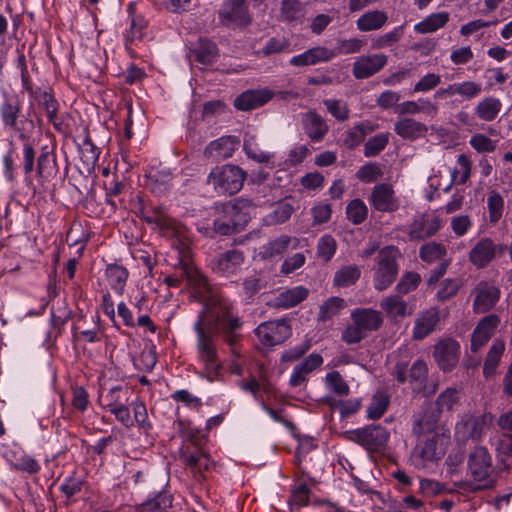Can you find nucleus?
I'll return each instance as SVG.
<instances>
[{
	"label": "nucleus",
	"mask_w": 512,
	"mask_h": 512,
	"mask_svg": "<svg viewBox=\"0 0 512 512\" xmlns=\"http://www.w3.org/2000/svg\"><path fill=\"white\" fill-rule=\"evenodd\" d=\"M461 286V281L457 279H446L443 281L441 288L437 292V298L445 301L457 294Z\"/></svg>",
	"instance_id": "e2e57ef3"
},
{
	"label": "nucleus",
	"mask_w": 512,
	"mask_h": 512,
	"mask_svg": "<svg viewBox=\"0 0 512 512\" xmlns=\"http://www.w3.org/2000/svg\"><path fill=\"white\" fill-rule=\"evenodd\" d=\"M496 254V245L492 239L486 237L479 240L470 250L469 260L477 268H484L494 259Z\"/></svg>",
	"instance_id": "2eb2a0df"
},
{
	"label": "nucleus",
	"mask_w": 512,
	"mask_h": 512,
	"mask_svg": "<svg viewBox=\"0 0 512 512\" xmlns=\"http://www.w3.org/2000/svg\"><path fill=\"white\" fill-rule=\"evenodd\" d=\"M55 166V158L47 146L41 149V153L37 157L36 173L39 178H48L51 176Z\"/></svg>",
	"instance_id": "58836bf2"
},
{
	"label": "nucleus",
	"mask_w": 512,
	"mask_h": 512,
	"mask_svg": "<svg viewBox=\"0 0 512 512\" xmlns=\"http://www.w3.org/2000/svg\"><path fill=\"white\" fill-rule=\"evenodd\" d=\"M505 350V344L502 340H496L491 346L483 366V374L486 378L492 377L496 373L500 359Z\"/></svg>",
	"instance_id": "2f4dec72"
},
{
	"label": "nucleus",
	"mask_w": 512,
	"mask_h": 512,
	"mask_svg": "<svg viewBox=\"0 0 512 512\" xmlns=\"http://www.w3.org/2000/svg\"><path fill=\"white\" fill-rule=\"evenodd\" d=\"M457 162L460 166V171L454 170L452 172V180L459 184H465L471 175L472 162L466 154H460Z\"/></svg>",
	"instance_id": "de8ad7c7"
},
{
	"label": "nucleus",
	"mask_w": 512,
	"mask_h": 512,
	"mask_svg": "<svg viewBox=\"0 0 512 512\" xmlns=\"http://www.w3.org/2000/svg\"><path fill=\"white\" fill-rule=\"evenodd\" d=\"M327 110L339 121H345L349 118V109L346 104H342L339 100H324Z\"/></svg>",
	"instance_id": "680f3d73"
},
{
	"label": "nucleus",
	"mask_w": 512,
	"mask_h": 512,
	"mask_svg": "<svg viewBox=\"0 0 512 512\" xmlns=\"http://www.w3.org/2000/svg\"><path fill=\"white\" fill-rule=\"evenodd\" d=\"M121 391V387H114L106 395H101L100 399L105 406L110 407L111 413L115 415L118 421L126 427H130L133 425V419L130 416L129 408L119 399V397H114L115 393Z\"/></svg>",
	"instance_id": "dca6fc26"
},
{
	"label": "nucleus",
	"mask_w": 512,
	"mask_h": 512,
	"mask_svg": "<svg viewBox=\"0 0 512 512\" xmlns=\"http://www.w3.org/2000/svg\"><path fill=\"white\" fill-rule=\"evenodd\" d=\"M255 333L264 346L272 347L283 343L291 334V326L286 318L260 324Z\"/></svg>",
	"instance_id": "423d86ee"
},
{
	"label": "nucleus",
	"mask_w": 512,
	"mask_h": 512,
	"mask_svg": "<svg viewBox=\"0 0 512 512\" xmlns=\"http://www.w3.org/2000/svg\"><path fill=\"white\" fill-rule=\"evenodd\" d=\"M413 453L423 462L437 461L441 459L445 454L442 447L438 445L437 435H433L424 441L418 442L413 450Z\"/></svg>",
	"instance_id": "412c9836"
},
{
	"label": "nucleus",
	"mask_w": 512,
	"mask_h": 512,
	"mask_svg": "<svg viewBox=\"0 0 512 512\" xmlns=\"http://www.w3.org/2000/svg\"><path fill=\"white\" fill-rule=\"evenodd\" d=\"M195 331L198 336L197 349L200 360L204 364L205 372L210 380H213L220 368V361L214 342V336L210 326L203 323L201 317L195 324Z\"/></svg>",
	"instance_id": "f257e3e1"
},
{
	"label": "nucleus",
	"mask_w": 512,
	"mask_h": 512,
	"mask_svg": "<svg viewBox=\"0 0 512 512\" xmlns=\"http://www.w3.org/2000/svg\"><path fill=\"white\" fill-rule=\"evenodd\" d=\"M459 356L460 345L452 338H444L434 346L433 357L444 372H450L456 367Z\"/></svg>",
	"instance_id": "0eeeda50"
},
{
	"label": "nucleus",
	"mask_w": 512,
	"mask_h": 512,
	"mask_svg": "<svg viewBox=\"0 0 512 512\" xmlns=\"http://www.w3.org/2000/svg\"><path fill=\"white\" fill-rule=\"evenodd\" d=\"M421 281L420 276L414 272H407L399 281L396 289L401 294H407L415 289Z\"/></svg>",
	"instance_id": "0e129e2a"
},
{
	"label": "nucleus",
	"mask_w": 512,
	"mask_h": 512,
	"mask_svg": "<svg viewBox=\"0 0 512 512\" xmlns=\"http://www.w3.org/2000/svg\"><path fill=\"white\" fill-rule=\"evenodd\" d=\"M369 201L375 210L392 213L399 209V201L391 184L380 183L373 187Z\"/></svg>",
	"instance_id": "1a4fd4ad"
},
{
	"label": "nucleus",
	"mask_w": 512,
	"mask_h": 512,
	"mask_svg": "<svg viewBox=\"0 0 512 512\" xmlns=\"http://www.w3.org/2000/svg\"><path fill=\"white\" fill-rule=\"evenodd\" d=\"M388 58L383 54L361 56L353 63V76L356 79H366L378 73L386 64Z\"/></svg>",
	"instance_id": "9d476101"
},
{
	"label": "nucleus",
	"mask_w": 512,
	"mask_h": 512,
	"mask_svg": "<svg viewBox=\"0 0 512 512\" xmlns=\"http://www.w3.org/2000/svg\"><path fill=\"white\" fill-rule=\"evenodd\" d=\"M501 108V103L498 99L489 97L485 98L476 106L477 116L484 121L494 120Z\"/></svg>",
	"instance_id": "c9c22d12"
},
{
	"label": "nucleus",
	"mask_w": 512,
	"mask_h": 512,
	"mask_svg": "<svg viewBox=\"0 0 512 512\" xmlns=\"http://www.w3.org/2000/svg\"><path fill=\"white\" fill-rule=\"evenodd\" d=\"M381 308L391 317H406L412 315L413 311L408 308L407 303L398 295L384 298L380 303Z\"/></svg>",
	"instance_id": "7c9ffc66"
},
{
	"label": "nucleus",
	"mask_w": 512,
	"mask_h": 512,
	"mask_svg": "<svg viewBox=\"0 0 512 512\" xmlns=\"http://www.w3.org/2000/svg\"><path fill=\"white\" fill-rule=\"evenodd\" d=\"M128 275L127 269L117 264H110L106 268L108 282L119 294H122L124 291Z\"/></svg>",
	"instance_id": "473e14b6"
},
{
	"label": "nucleus",
	"mask_w": 512,
	"mask_h": 512,
	"mask_svg": "<svg viewBox=\"0 0 512 512\" xmlns=\"http://www.w3.org/2000/svg\"><path fill=\"white\" fill-rule=\"evenodd\" d=\"M301 12V3L297 0H283L281 14L287 21L295 20Z\"/></svg>",
	"instance_id": "774afa93"
},
{
	"label": "nucleus",
	"mask_w": 512,
	"mask_h": 512,
	"mask_svg": "<svg viewBox=\"0 0 512 512\" xmlns=\"http://www.w3.org/2000/svg\"><path fill=\"white\" fill-rule=\"evenodd\" d=\"M458 401V391L455 388H447L443 391L436 399L435 411H439V414L443 410L450 411L453 405Z\"/></svg>",
	"instance_id": "864d4df0"
},
{
	"label": "nucleus",
	"mask_w": 512,
	"mask_h": 512,
	"mask_svg": "<svg viewBox=\"0 0 512 512\" xmlns=\"http://www.w3.org/2000/svg\"><path fill=\"white\" fill-rule=\"evenodd\" d=\"M428 376V368L423 360H417L408 371V380L411 383L423 384Z\"/></svg>",
	"instance_id": "13d9d810"
},
{
	"label": "nucleus",
	"mask_w": 512,
	"mask_h": 512,
	"mask_svg": "<svg viewBox=\"0 0 512 512\" xmlns=\"http://www.w3.org/2000/svg\"><path fill=\"white\" fill-rule=\"evenodd\" d=\"M244 201L227 202L217 207V213L224 215V218H229L233 222L237 223V230L240 232L244 229L246 223L249 220V216L246 212L242 211Z\"/></svg>",
	"instance_id": "393cba45"
},
{
	"label": "nucleus",
	"mask_w": 512,
	"mask_h": 512,
	"mask_svg": "<svg viewBox=\"0 0 512 512\" xmlns=\"http://www.w3.org/2000/svg\"><path fill=\"white\" fill-rule=\"evenodd\" d=\"M360 277V269L356 265L344 266L334 276V284L339 287L353 285Z\"/></svg>",
	"instance_id": "ea45409f"
},
{
	"label": "nucleus",
	"mask_w": 512,
	"mask_h": 512,
	"mask_svg": "<svg viewBox=\"0 0 512 512\" xmlns=\"http://www.w3.org/2000/svg\"><path fill=\"white\" fill-rule=\"evenodd\" d=\"M400 258L401 252L395 246H386L378 252L374 276L377 290L382 291L395 281L399 271L397 262Z\"/></svg>",
	"instance_id": "f03ea898"
},
{
	"label": "nucleus",
	"mask_w": 512,
	"mask_h": 512,
	"mask_svg": "<svg viewBox=\"0 0 512 512\" xmlns=\"http://www.w3.org/2000/svg\"><path fill=\"white\" fill-rule=\"evenodd\" d=\"M191 53L195 55L197 62L210 65L218 56V48L214 42L206 38H199Z\"/></svg>",
	"instance_id": "bb28decb"
},
{
	"label": "nucleus",
	"mask_w": 512,
	"mask_h": 512,
	"mask_svg": "<svg viewBox=\"0 0 512 512\" xmlns=\"http://www.w3.org/2000/svg\"><path fill=\"white\" fill-rule=\"evenodd\" d=\"M439 228L440 223L437 219L414 223L410 231V237L412 239H425L433 236L439 230Z\"/></svg>",
	"instance_id": "a19ab883"
},
{
	"label": "nucleus",
	"mask_w": 512,
	"mask_h": 512,
	"mask_svg": "<svg viewBox=\"0 0 512 512\" xmlns=\"http://www.w3.org/2000/svg\"><path fill=\"white\" fill-rule=\"evenodd\" d=\"M351 319L366 335L377 331L383 323L381 313L373 309H357L352 312Z\"/></svg>",
	"instance_id": "6ab92c4d"
},
{
	"label": "nucleus",
	"mask_w": 512,
	"mask_h": 512,
	"mask_svg": "<svg viewBox=\"0 0 512 512\" xmlns=\"http://www.w3.org/2000/svg\"><path fill=\"white\" fill-rule=\"evenodd\" d=\"M337 245L335 239L331 235H324L319 239L317 245V256L324 262L330 261L334 256Z\"/></svg>",
	"instance_id": "49530a36"
},
{
	"label": "nucleus",
	"mask_w": 512,
	"mask_h": 512,
	"mask_svg": "<svg viewBox=\"0 0 512 512\" xmlns=\"http://www.w3.org/2000/svg\"><path fill=\"white\" fill-rule=\"evenodd\" d=\"M37 100L39 105H41L45 109L46 114L50 122L53 124V126L56 129H60V125L62 123L57 121L58 103L54 96L47 91H43L39 94Z\"/></svg>",
	"instance_id": "e433bc0d"
},
{
	"label": "nucleus",
	"mask_w": 512,
	"mask_h": 512,
	"mask_svg": "<svg viewBox=\"0 0 512 512\" xmlns=\"http://www.w3.org/2000/svg\"><path fill=\"white\" fill-rule=\"evenodd\" d=\"M440 322V314L437 308L427 309L419 314L415 320L412 338L420 341L430 335Z\"/></svg>",
	"instance_id": "4468645a"
},
{
	"label": "nucleus",
	"mask_w": 512,
	"mask_h": 512,
	"mask_svg": "<svg viewBox=\"0 0 512 512\" xmlns=\"http://www.w3.org/2000/svg\"><path fill=\"white\" fill-rule=\"evenodd\" d=\"M335 56L336 54L334 51L323 46H317L305 51L300 55L292 57L290 64L297 67L315 65L319 62L330 61Z\"/></svg>",
	"instance_id": "a211bd4d"
},
{
	"label": "nucleus",
	"mask_w": 512,
	"mask_h": 512,
	"mask_svg": "<svg viewBox=\"0 0 512 512\" xmlns=\"http://www.w3.org/2000/svg\"><path fill=\"white\" fill-rule=\"evenodd\" d=\"M290 240L291 238L289 236L282 235L279 238L269 242L265 250L266 256L273 257L277 254H281L287 249Z\"/></svg>",
	"instance_id": "338daca9"
},
{
	"label": "nucleus",
	"mask_w": 512,
	"mask_h": 512,
	"mask_svg": "<svg viewBox=\"0 0 512 512\" xmlns=\"http://www.w3.org/2000/svg\"><path fill=\"white\" fill-rule=\"evenodd\" d=\"M389 404L390 397L386 392H376L367 408V417L372 420L381 418L386 412Z\"/></svg>",
	"instance_id": "72a5a7b5"
},
{
	"label": "nucleus",
	"mask_w": 512,
	"mask_h": 512,
	"mask_svg": "<svg viewBox=\"0 0 512 512\" xmlns=\"http://www.w3.org/2000/svg\"><path fill=\"white\" fill-rule=\"evenodd\" d=\"M446 249L443 245L435 242L424 244L420 249V257L423 261L432 262L445 256Z\"/></svg>",
	"instance_id": "603ef678"
},
{
	"label": "nucleus",
	"mask_w": 512,
	"mask_h": 512,
	"mask_svg": "<svg viewBox=\"0 0 512 512\" xmlns=\"http://www.w3.org/2000/svg\"><path fill=\"white\" fill-rule=\"evenodd\" d=\"M394 131L400 137L407 140H415L425 136L428 128L425 124L418 122L412 118H404L397 121L394 126Z\"/></svg>",
	"instance_id": "b1692460"
},
{
	"label": "nucleus",
	"mask_w": 512,
	"mask_h": 512,
	"mask_svg": "<svg viewBox=\"0 0 512 512\" xmlns=\"http://www.w3.org/2000/svg\"><path fill=\"white\" fill-rule=\"evenodd\" d=\"M301 122L306 135L312 141H321L329 130L324 118L315 110H310L303 114Z\"/></svg>",
	"instance_id": "f3484780"
},
{
	"label": "nucleus",
	"mask_w": 512,
	"mask_h": 512,
	"mask_svg": "<svg viewBox=\"0 0 512 512\" xmlns=\"http://www.w3.org/2000/svg\"><path fill=\"white\" fill-rule=\"evenodd\" d=\"M20 111V101L15 97H7L0 106V115L4 125L15 132H19V134L23 132V129L18 125L17 122Z\"/></svg>",
	"instance_id": "4be33fe9"
},
{
	"label": "nucleus",
	"mask_w": 512,
	"mask_h": 512,
	"mask_svg": "<svg viewBox=\"0 0 512 512\" xmlns=\"http://www.w3.org/2000/svg\"><path fill=\"white\" fill-rule=\"evenodd\" d=\"M474 294V310L478 313H485L496 304L500 292L495 286L482 281L475 287Z\"/></svg>",
	"instance_id": "ddd939ff"
},
{
	"label": "nucleus",
	"mask_w": 512,
	"mask_h": 512,
	"mask_svg": "<svg viewBox=\"0 0 512 512\" xmlns=\"http://www.w3.org/2000/svg\"><path fill=\"white\" fill-rule=\"evenodd\" d=\"M383 172L381 166L378 163H368L362 166L357 177L364 182H374L382 176Z\"/></svg>",
	"instance_id": "bf43d9fd"
},
{
	"label": "nucleus",
	"mask_w": 512,
	"mask_h": 512,
	"mask_svg": "<svg viewBox=\"0 0 512 512\" xmlns=\"http://www.w3.org/2000/svg\"><path fill=\"white\" fill-rule=\"evenodd\" d=\"M403 29L402 27H397L391 32H388L384 35H381L373 40L372 48L381 49L385 47H389L394 43L398 42L402 37Z\"/></svg>",
	"instance_id": "4d7b16f0"
},
{
	"label": "nucleus",
	"mask_w": 512,
	"mask_h": 512,
	"mask_svg": "<svg viewBox=\"0 0 512 512\" xmlns=\"http://www.w3.org/2000/svg\"><path fill=\"white\" fill-rule=\"evenodd\" d=\"M504 201L498 192H491L488 197V210L489 220L491 223H496L500 220L503 214Z\"/></svg>",
	"instance_id": "8fccbe9b"
},
{
	"label": "nucleus",
	"mask_w": 512,
	"mask_h": 512,
	"mask_svg": "<svg viewBox=\"0 0 512 512\" xmlns=\"http://www.w3.org/2000/svg\"><path fill=\"white\" fill-rule=\"evenodd\" d=\"M201 454L202 451L198 448H195V451H191L189 446H185L180 451V460L193 473H197V471H199V466H201Z\"/></svg>",
	"instance_id": "3c124183"
},
{
	"label": "nucleus",
	"mask_w": 512,
	"mask_h": 512,
	"mask_svg": "<svg viewBox=\"0 0 512 512\" xmlns=\"http://www.w3.org/2000/svg\"><path fill=\"white\" fill-rule=\"evenodd\" d=\"M274 93L268 89L247 90L234 100V106L241 111H249L263 106L273 98Z\"/></svg>",
	"instance_id": "f8f14e48"
},
{
	"label": "nucleus",
	"mask_w": 512,
	"mask_h": 512,
	"mask_svg": "<svg viewBox=\"0 0 512 512\" xmlns=\"http://www.w3.org/2000/svg\"><path fill=\"white\" fill-rule=\"evenodd\" d=\"M468 438L479 440L484 432L485 421L483 417H470L463 424Z\"/></svg>",
	"instance_id": "5fc2aeb1"
},
{
	"label": "nucleus",
	"mask_w": 512,
	"mask_h": 512,
	"mask_svg": "<svg viewBox=\"0 0 512 512\" xmlns=\"http://www.w3.org/2000/svg\"><path fill=\"white\" fill-rule=\"evenodd\" d=\"M238 140L234 136L222 137L216 141L211 142L204 151L208 157H215L218 159L228 158L235 150Z\"/></svg>",
	"instance_id": "a878e982"
},
{
	"label": "nucleus",
	"mask_w": 512,
	"mask_h": 512,
	"mask_svg": "<svg viewBox=\"0 0 512 512\" xmlns=\"http://www.w3.org/2000/svg\"><path fill=\"white\" fill-rule=\"evenodd\" d=\"M468 468L474 480L485 481V484L482 487H492L494 483L492 476L495 470L492 464L491 455L487 448L483 446H477L474 448L469 455Z\"/></svg>",
	"instance_id": "20e7f679"
},
{
	"label": "nucleus",
	"mask_w": 512,
	"mask_h": 512,
	"mask_svg": "<svg viewBox=\"0 0 512 512\" xmlns=\"http://www.w3.org/2000/svg\"><path fill=\"white\" fill-rule=\"evenodd\" d=\"M389 141L388 134H378L370 138L364 145V154L366 157L378 155L385 149Z\"/></svg>",
	"instance_id": "09e8293b"
},
{
	"label": "nucleus",
	"mask_w": 512,
	"mask_h": 512,
	"mask_svg": "<svg viewBox=\"0 0 512 512\" xmlns=\"http://www.w3.org/2000/svg\"><path fill=\"white\" fill-rule=\"evenodd\" d=\"M244 254L237 249L222 253L217 260V269L223 273H234L244 262Z\"/></svg>",
	"instance_id": "c756f323"
},
{
	"label": "nucleus",
	"mask_w": 512,
	"mask_h": 512,
	"mask_svg": "<svg viewBox=\"0 0 512 512\" xmlns=\"http://www.w3.org/2000/svg\"><path fill=\"white\" fill-rule=\"evenodd\" d=\"M347 218L355 225L363 223L368 215V208L361 199H353L346 208Z\"/></svg>",
	"instance_id": "79ce46f5"
},
{
	"label": "nucleus",
	"mask_w": 512,
	"mask_h": 512,
	"mask_svg": "<svg viewBox=\"0 0 512 512\" xmlns=\"http://www.w3.org/2000/svg\"><path fill=\"white\" fill-rule=\"evenodd\" d=\"M345 307L344 299L340 297H331L321 306L318 314V321L325 322L337 315Z\"/></svg>",
	"instance_id": "4c0bfd02"
},
{
	"label": "nucleus",
	"mask_w": 512,
	"mask_h": 512,
	"mask_svg": "<svg viewBox=\"0 0 512 512\" xmlns=\"http://www.w3.org/2000/svg\"><path fill=\"white\" fill-rule=\"evenodd\" d=\"M19 138L24 141L23 155L21 158L23 170L26 175H29L34 170L36 152L29 138L23 132L19 134Z\"/></svg>",
	"instance_id": "c03bdc74"
},
{
	"label": "nucleus",
	"mask_w": 512,
	"mask_h": 512,
	"mask_svg": "<svg viewBox=\"0 0 512 512\" xmlns=\"http://www.w3.org/2000/svg\"><path fill=\"white\" fill-rule=\"evenodd\" d=\"M499 322L500 319L495 314L485 316L480 320L472 333L471 350L473 352H477L490 340Z\"/></svg>",
	"instance_id": "9b49d317"
},
{
	"label": "nucleus",
	"mask_w": 512,
	"mask_h": 512,
	"mask_svg": "<svg viewBox=\"0 0 512 512\" xmlns=\"http://www.w3.org/2000/svg\"><path fill=\"white\" fill-rule=\"evenodd\" d=\"M323 362L319 354L313 353L306 357L301 363L295 366L290 378V385L297 387L306 380V375L318 368Z\"/></svg>",
	"instance_id": "5701e85b"
},
{
	"label": "nucleus",
	"mask_w": 512,
	"mask_h": 512,
	"mask_svg": "<svg viewBox=\"0 0 512 512\" xmlns=\"http://www.w3.org/2000/svg\"><path fill=\"white\" fill-rule=\"evenodd\" d=\"M141 216L147 223L155 224L160 229L169 227L167 214L161 206H157L149 210L142 208Z\"/></svg>",
	"instance_id": "37998d69"
},
{
	"label": "nucleus",
	"mask_w": 512,
	"mask_h": 512,
	"mask_svg": "<svg viewBox=\"0 0 512 512\" xmlns=\"http://www.w3.org/2000/svg\"><path fill=\"white\" fill-rule=\"evenodd\" d=\"M308 289L298 286L280 293L274 301L277 308H290L304 301L308 296Z\"/></svg>",
	"instance_id": "cd10ccee"
},
{
	"label": "nucleus",
	"mask_w": 512,
	"mask_h": 512,
	"mask_svg": "<svg viewBox=\"0 0 512 512\" xmlns=\"http://www.w3.org/2000/svg\"><path fill=\"white\" fill-rule=\"evenodd\" d=\"M246 179V172L236 165L215 167L208 176V183L220 194L238 193Z\"/></svg>",
	"instance_id": "7ed1b4c3"
},
{
	"label": "nucleus",
	"mask_w": 512,
	"mask_h": 512,
	"mask_svg": "<svg viewBox=\"0 0 512 512\" xmlns=\"http://www.w3.org/2000/svg\"><path fill=\"white\" fill-rule=\"evenodd\" d=\"M326 381L329 387L339 396L349 394V386L344 381L342 375L338 371H332L327 374Z\"/></svg>",
	"instance_id": "6e6d98bb"
},
{
	"label": "nucleus",
	"mask_w": 512,
	"mask_h": 512,
	"mask_svg": "<svg viewBox=\"0 0 512 512\" xmlns=\"http://www.w3.org/2000/svg\"><path fill=\"white\" fill-rule=\"evenodd\" d=\"M345 437L368 450H379L388 441L389 433L381 425H368L364 428L347 431Z\"/></svg>",
	"instance_id": "39448f33"
},
{
	"label": "nucleus",
	"mask_w": 512,
	"mask_h": 512,
	"mask_svg": "<svg viewBox=\"0 0 512 512\" xmlns=\"http://www.w3.org/2000/svg\"><path fill=\"white\" fill-rule=\"evenodd\" d=\"M439 416V411H435L432 406L425 408L422 413L415 416L412 428L413 434L420 437L427 433L435 432L439 422Z\"/></svg>",
	"instance_id": "aec40b11"
},
{
	"label": "nucleus",
	"mask_w": 512,
	"mask_h": 512,
	"mask_svg": "<svg viewBox=\"0 0 512 512\" xmlns=\"http://www.w3.org/2000/svg\"><path fill=\"white\" fill-rule=\"evenodd\" d=\"M219 18L225 26L234 24L239 27H246L252 21L248 7L243 0H227L219 11Z\"/></svg>",
	"instance_id": "6e6552de"
},
{
	"label": "nucleus",
	"mask_w": 512,
	"mask_h": 512,
	"mask_svg": "<svg viewBox=\"0 0 512 512\" xmlns=\"http://www.w3.org/2000/svg\"><path fill=\"white\" fill-rule=\"evenodd\" d=\"M449 20L447 12L434 13L415 25V31L421 34L431 33L443 27Z\"/></svg>",
	"instance_id": "f704fd0d"
},
{
	"label": "nucleus",
	"mask_w": 512,
	"mask_h": 512,
	"mask_svg": "<svg viewBox=\"0 0 512 512\" xmlns=\"http://www.w3.org/2000/svg\"><path fill=\"white\" fill-rule=\"evenodd\" d=\"M470 145L479 153L493 152L496 149L495 143L484 134H475L469 141Z\"/></svg>",
	"instance_id": "052dcab7"
},
{
	"label": "nucleus",
	"mask_w": 512,
	"mask_h": 512,
	"mask_svg": "<svg viewBox=\"0 0 512 512\" xmlns=\"http://www.w3.org/2000/svg\"><path fill=\"white\" fill-rule=\"evenodd\" d=\"M171 505V496L166 493H160L142 505V512H165Z\"/></svg>",
	"instance_id": "a18cd8bd"
},
{
	"label": "nucleus",
	"mask_w": 512,
	"mask_h": 512,
	"mask_svg": "<svg viewBox=\"0 0 512 512\" xmlns=\"http://www.w3.org/2000/svg\"><path fill=\"white\" fill-rule=\"evenodd\" d=\"M388 20V16L384 11L373 10L364 13L356 22L357 28L360 31L367 32L372 30H378Z\"/></svg>",
	"instance_id": "c85d7f7f"
},
{
	"label": "nucleus",
	"mask_w": 512,
	"mask_h": 512,
	"mask_svg": "<svg viewBox=\"0 0 512 512\" xmlns=\"http://www.w3.org/2000/svg\"><path fill=\"white\" fill-rule=\"evenodd\" d=\"M214 230L221 235H231L239 232L237 230V223L229 218H224L220 215L214 220Z\"/></svg>",
	"instance_id": "69168bd1"
}]
</instances>
